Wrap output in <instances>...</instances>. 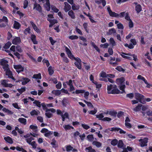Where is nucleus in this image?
Masks as SVG:
<instances>
[{
  "instance_id": "obj_1",
  "label": "nucleus",
  "mask_w": 152,
  "mask_h": 152,
  "mask_svg": "<svg viewBox=\"0 0 152 152\" xmlns=\"http://www.w3.org/2000/svg\"><path fill=\"white\" fill-rule=\"evenodd\" d=\"M130 99H132L133 97H134L136 100L132 101V104H134L137 103L138 102H139L142 104H144L145 103V101L149 102L151 100V99L149 98H148L146 99L144 98L143 96H127Z\"/></svg>"
},
{
  "instance_id": "obj_2",
  "label": "nucleus",
  "mask_w": 152,
  "mask_h": 152,
  "mask_svg": "<svg viewBox=\"0 0 152 152\" xmlns=\"http://www.w3.org/2000/svg\"><path fill=\"white\" fill-rule=\"evenodd\" d=\"M107 90L108 94H120V91L117 88L115 85L110 84L107 86Z\"/></svg>"
},
{
  "instance_id": "obj_3",
  "label": "nucleus",
  "mask_w": 152,
  "mask_h": 152,
  "mask_svg": "<svg viewBox=\"0 0 152 152\" xmlns=\"http://www.w3.org/2000/svg\"><path fill=\"white\" fill-rule=\"evenodd\" d=\"M38 1L40 4H45L44 5L47 11L50 10V7L49 0H38Z\"/></svg>"
},
{
  "instance_id": "obj_4",
  "label": "nucleus",
  "mask_w": 152,
  "mask_h": 152,
  "mask_svg": "<svg viewBox=\"0 0 152 152\" xmlns=\"http://www.w3.org/2000/svg\"><path fill=\"white\" fill-rule=\"evenodd\" d=\"M8 19L7 17L4 16L0 19V27H5L8 25Z\"/></svg>"
},
{
  "instance_id": "obj_5",
  "label": "nucleus",
  "mask_w": 152,
  "mask_h": 152,
  "mask_svg": "<svg viewBox=\"0 0 152 152\" xmlns=\"http://www.w3.org/2000/svg\"><path fill=\"white\" fill-rule=\"evenodd\" d=\"M148 139L147 138H145L144 139H141L139 140L138 141L140 142V144L141 147H144L147 145V143Z\"/></svg>"
},
{
  "instance_id": "obj_6",
  "label": "nucleus",
  "mask_w": 152,
  "mask_h": 152,
  "mask_svg": "<svg viewBox=\"0 0 152 152\" xmlns=\"http://www.w3.org/2000/svg\"><path fill=\"white\" fill-rule=\"evenodd\" d=\"M54 113L56 112V110L53 108H50L46 109L45 115L48 118L51 117L52 116V113L50 112Z\"/></svg>"
},
{
  "instance_id": "obj_7",
  "label": "nucleus",
  "mask_w": 152,
  "mask_h": 152,
  "mask_svg": "<svg viewBox=\"0 0 152 152\" xmlns=\"http://www.w3.org/2000/svg\"><path fill=\"white\" fill-rule=\"evenodd\" d=\"M34 10H35L39 12H42V7L40 5L35 2L34 4V7L33 8Z\"/></svg>"
},
{
  "instance_id": "obj_8",
  "label": "nucleus",
  "mask_w": 152,
  "mask_h": 152,
  "mask_svg": "<svg viewBox=\"0 0 152 152\" xmlns=\"http://www.w3.org/2000/svg\"><path fill=\"white\" fill-rule=\"evenodd\" d=\"M74 59L76 61L75 64L79 69H80L81 68V60L78 58H74Z\"/></svg>"
},
{
  "instance_id": "obj_9",
  "label": "nucleus",
  "mask_w": 152,
  "mask_h": 152,
  "mask_svg": "<svg viewBox=\"0 0 152 152\" xmlns=\"http://www.w3.org/2000/svg\"><path fill=\"white\" fill-rule=\"evenodd\" d=\"M14 68L18 73L23 70V68L20 65H14Z\"/></svg>"
},
{
  "instance_id": "obj_10",
  "label": "nucleus",
  "mask_w": 152,
  "mask_h": 152,
  "mask_svg": "<svg viewBox=\"0 0 152 152\" xmlns=\"http://www.w3.org/2000/svg\"><path fill=\"white\" fill-rule=\"evenodd\" d=\"M111 131L115 132H119L120 134H125L126 132L121 129L117 127L112 128Z\"/></svg>"
},
{
  "instance_id": "obj_11",
  "label": "nucleus",
  "mask_w": 152,
  "mask_h": 152,
  "mask_svg": "<svg viewBox=\"0 0 152 152\" xmlns=\"http://www.w3.org/2000/svg\"><path fill=\"white\" fill-rule=\"evenodd\" d=\"M8 82V80H2L1 84L4 86L5 87H12V85L11 84H8L7 83Z\"/></svg>"
},
{
  "instance_id": "obj_12",
  "label": "nucleus",
  "mask_w": 152,
  "mask_h": 152,
  "mask_svg": "<svg viewBox=\"0 0 152 152\" xmlns=\"http://www.w3.org/2000/svg\"><path fill=\"white\" fill-rule=\"evenodd\" d=\"M64 10L66 12H67L71 10V6L66 2H64Z\"/></svg>"
},
{
  "instance_id": "obj_13",
  "label": "nucleus",
  "mask_w": 152,
  "mask_h": 152,
  "mask_svg": "<svg viewBox=\"0 0 152 152\" xmlns=\"http://www.w3.org/2000/svg\"><path fill=\"white\" fill-rule=\"evenodd\" d=\"M21 40L20 37H15L13 39L12 43L13 44L17 45L20 42Z\"/></svg>"
},
{
  "instance_id": "obj_14",
  "label": "nucleus",
  "mask_w": 152,
  "mask_h": 152,
  "mask_svg": "<svg viewBox=\"0 0 152 152\" xmlns=\"http://www.w3.org/2000/svg\"><path fill=\"white\" fill-rule=\"evenodd\" d=\"M30 23L32 26L34 30L37 33H40V31L39 29L37 27L36 25L33 22L31 21L30 22Z\"/></svg>"
},
{
  "instance_id": "obj_15",
  "label": "nucleus",
  "mask_w": 152,
  "mask_h": 152,
  "mask_svg": "<svg viewBox=\"0 0 152 152\" xmlns=\"http://www.w3.org/2000/svg\"><path fill=\"white\" fill-rule=\"evenodd\" d=\"M125 81V79L124 77H121L120 78H118L116 80V82L118 85L121 84Z\"/></svg>"
},
{
  "instance_id": "obj_16",
  "label": "nucleus",
  "mask_w": 152,
  "mask_h": 152,
  "mask_svg": "<svg viewBox=\"0 0 152 152\" xmlns=\"http://www.w3.org/2000/svg\"><path fill=\"white\" fill-rule=\"evenodd\" d=\"M42 106L43 107V109H46L47 107H53L52 104H45L44 103H42Z\"/></svg>"
},
{
  "instance_id": "obj_17",
  "label": "nucleus",
  "mask_w": 152,
  "mask_h": 152,
  "mask_svg": "<svg viewBox=\"0 0 152 152\" xmlns=\"http://www.w3.org/2000/svg\"><path fill=\"white\" fill-rule=\"evenodd\" d=\"M107 10L109 14L112 17L116 16L118 15L116 13L113 12L111 10L110 7L109 6L107 7Z\"/></svg>"
},
{
  "instance_id": "obj_18",
  "label": "nucleus",
  "mask_w": 152,
  "mask_h": 152,
  "mask_svg": "<svg viewBox=\"0 0 152 152\" xmlns=\"http://www.w3.org/2000/svg\"><path fill=\"white\" fill-rule=\"evenodd\" d=\"M66 50L69 57L71 59H74L75 57L72 54L70 50L68 48H66Z\"/></svg>"
},
{
  "instance_id": "obj_19",
  "label": "nucleus",
  "mask_w": 152,
  "mask_h": 152,
  "mask_svg": "<svg viewBox=\"0 0 152 152\" xmlns=\"http://www.w3.org/2000/svg\"><path fill=\"white\" fill-rule=\"evenodd\" d=\"M40 113L39 111L37 110H33L30 112L31 116L37 115Z\"/></svg>"
},
{
  "instance_id": "obj_20",
  "label": "nucleus",
  "mask_w": 152,
  "mask_h": 152,
  "mask_svg": "<svg viewBox=\"0 0 152 152\" xmlns=\"http://www.w3.org/2000/svg\"><path fill=\"white\" fill-rule=\"evenodd\" d=\"M119 88L121 91H120V94H126L125 92L124 91V89L125 88V85H122L120 86Z\"/></svg>"
},
{
  "instance_id": "obj_21",
  "label": "nucleus",
  "mask_w": 152,
  "mask_h": 152,
  "mask_svg": "<svg viewBox=\"0 0 152 152\" xmlns=\"http://www.w3.org/2000/svg\"><path fill=\"white\" fill-rule=\"evenodd\" d=\"M142 104H139L136 106L135 108L132 109L135 112H138L141 110V109Z\"/></svg>"
},
{
  "instance_id": "obj_22",
  "label": "nucleus",
  "mask_w": 152,
  "mask_h": 152,
  "mask_svg": "<svg viewBox=\"0 0 152 152\" xmlns=\"http://www.w3.org/2000/svg\"><path fill=\"white\" fill-rule=\"evenodd\" d=\"M6 75L8 76V77L12 79H14V78L12 75V72L10 70V69L6 71Z\"/></svg>"
},
{
  "instance_id": "obj_23",
  "label": "nucleus",
  "mask_w": 152,
  "mask_h": 152,
  "mask_svg": "<svg viewBox=\"0 0 152 152\" xmlns=\"http://www.w3.org/2000/svg\"><path fill=\"white\" fill-rule=\"evenodd\" d=\"M36 37L35 35L34 34L31 35V38L34 44H37V42L36 41Z\"/></svg>"
},
{
  "instance_id": "obj_24",
  "label": "nucleus",
  "mask_w": 152,
  "mask_h": 152,
  "mask_svg": "<svg viewBox=\"0 0 152 152\" xmlns=\"http://www.w3.org/2000/svg\"><path fill=\"white\" fill-rule=\"evenodd\" d=\"M4 139L6 141L10 144H12L13 142L12 139L10 137H4Z\"/></svg>"
},
{
  "instance_id": "obj_25",
  "label": "nucleus",
  "mask_w": 152,
  "mask_h": 152,
  "mask_svg": "<svg viewBox=\"0 0 152 152\" xmlns=\"http://www.w3.org/2000/svg\"><path fill=\"white\" fill-rule=\"evenodd\" d=\"M68 14L71 18L73 19H75V13L72 10H71L69 11L68 12Z\"/></svg>"
},
{
  "instance_id": "obj_26",
  "label": "nucleus",
  "mask_w": 152,
  "mask_h": 152,
  "mask_svg": "<svg viewBox=\"0 0 152 152\" xmlns=\"http://www.w3.org/2000/svg\"><path fill=\"white\" fill-rule=\"evenodd\" d=\"M18 121L23 125L26 124V120L25 118H19L18 119Z\"/></svg>"
},
{
  "instance_id": "obj_27",
  "label": "nucleus",
  "mask_w": 152,
  "mask_h": 152,
  "mask_svg": "<svg viewBox=\"0 0 152 152\" xmlns=\"http://www.w3.org/2000/svg\"><path fill=\"white\" fill-rule=\"evenodd\" d=\"M116 32V31L115 29L114 28H112L109 30L107 33V34L108 35H111Z\"/></svg>"
},
{
  "instance_id": "obj_28",
  "label": "nucleus",
  "mask_w": 152,
  "mask_h": 152,
  "mask_svg": "<svg viewBox=\"0 0 152 152\" xmlns=\"http://www.w3.org/2000/svg\"><path fill=\"white\" fill-rule=\"evenodd\" d=\"M135 9L137 13H139L142 10L141 5L140 4H137L135 6Z\"/></svg>"
},
{
  "instance_id": "obj_29",
  "label": "nucleus",
  "mask_w": 152,
  "mask_h": 152,
  "mask_svg": "<svg viewBox=\"0 0 152 152\" xmlns=\"http://www.w3.org/2000/svg\"><path fill=\"white\" fill-rule=\"evenodd\" d=\"M20 26V24L18 22L15 21L14 24V28L16 29H19Z\"/></svg>"
},
{
  "instance_id": "obj_30",
  "label": "nucleus",
  "mask_w": 152,
  "mask_h": 152,
  "mask_svg": "<svg viewBox=\"0 0 152 152\" xmlns=\"http://www.w3.org/2000/svg\"><path fill=\"white\" fill-rule=\"evenodd\" d=\"M69 115L67 113H65L64 114H62L61 115V117L62 118V121H64L66 118H68Z\"/></svg>"
},
{
  "instance_id": "obj_31",
  "label": "nucleus",
  "mask_w": 152,
  "mask_h": 152,
  "mask_svg": "<svg viewBox=\"0 0 152 152\" xmlns=\"http://www.w3.org/2000/svg\"><path fill=\"white\" fill-rule=\"evenodd\" d=\"M63 127L66 130H69L71 129H74V128L72 126H70L69 125H64L63 126Z\"/></svg>"
},
{
  "instance_id": "obj_32",
  "label": "nucleus",
  "mask_w": 152,
  "mask_h": 152,
  "mask_svg": "<svg viewBox=\"0 0 152 152\" xmlns=\"http://www.w3.org/2000/svg\"><path fill=\"white\" fill-rule=\"evenodd\" d=\"M106 114H109L110 115L113 116V117H115L116 116L117 113L115 111H110L109 112H107L106 113Z\"/></svg>"
},
{
  "instance_id": "obj_33",
  "label": "nucleus",
  "mask_w": 152,
  "mask_h": 152,
  "mask_svg": "<svg viewBox=\"0 0 152 152\" xmlns=\"http://www.w3.org/2000/svg\"><path fill=\"white\" fill-rule=\"evenodd\" d=\"M86 151L87 152H96L91 147H89L86 148Z\"/></svg>"
},
{
  "instance_id": "obj_34",
  "label": "nucleus",
  "mask_w": 152,
  "mask_h": 152,
  "mask_svg": "<svg viewBox=\"0 0 152 152\" xmlns=\"http://www.w3.org/2000/svg\"><path fill=\"white\" fill-rule=\"evenodd\" d=\"M52 93L55 95H60L61 94V91L59 90H54L52 91Z\"/></svg>"
},
{
  "instance_id": "obj_35",
  "label": "nucleus",
  "mask_w": 152,
  "mask_h": 152,
  "mask_svg": "<svg viewBox=\"0 0 152 152\" xmlns=\"http://www.w3.org/2000/svg\"><path fill=\"white\" fill-rule=\"evenodd\" d=\"M126 13L125 12H123L121 13L120 14L117 13L118 15L116 16H114L115 17L118 18H122L125 15H126Z\"/></svg>"
},
{
  "instance_id": "obj_36",
  "label": "nucleus",
  "mask_w": 152,
  "mask_h": 152,
  "mask_svg": "<svg viewBox=\"0 0 152 152\" xmlns=\"http://www.w3.org/2000/svg\"><path fill=\"white\" fill-rule=\"evenodd\" d=\"M8 63V62L7 61L3 59L1 60L0 62L1 65L2 66L7 64Z\"/></svg>"
},
{
  "instance_id": "obj_37",
  "label": "nucleus",
  "mask_w": 152,
  "mask_h": 152,
  "mask_svg": "<svg viewBox=\"0 0 152 152\" xmlns=\"http://www.w3.org/2000/svg\"><path fill=\"white\" fill-rule=\"evenodd\" d=\"M10 6L13 7L14 9H15L16 10H19V8L17 7L15 4L13 2H10Z\"/></svg>"
},
{
  "instance_id": "obj_38",
  "label": "nucleus",
  "mask_w": 152,
  "mask_h": 152,
  "mask_svg": "<svg viewBox=\"0 0 152 152\" xmlns=\"http://www.w3.org/2000/svg\"><path fill=\"white\" fill-rule=\"evenodd\" d=\"M30 80L28 78H24L22 82V84L23 85H25Z\"/></svg>"
},
{
  "instance_id": "obj_39",
  "label": "nucleus",
  "mask_w": 152,
  "mask_h": 152,
  "mask_svg": "<svg viewBox=\"0 0 152 152\" xmlns=\"http://www.w3.org/2000/svg\"><path fill=\"white\" fill-rule=\"evenodd\" d=\"M48 71L49 72V74L50 75H51L53 74L54 72L52 67L51 66H50L48 68Z\"/></svg>"
},
{
  "instance_id": "obj_40",
  "label": "nucleus",
  "mask_w": 152,
  "mask_h": 152,
  "mask_svg": "<svg viewBox=\"0 0 152 152\" xmlns=\"http://www.w3.org/2000/svg\"><path fill=\"white\" fill-rule=\"evenodd\" d=\"M110 42L113 46L116 45V43L113 38H110Z\"/></svg>"
},
{
  "instance_id": "obj_41",
  "label": "nucleus",
  "mask_w": 152,
  "mask_h": 152,
  "mask_svg": "<svg viewBox=\"0 0 152 152\" xmlns=\"http://www.w3.org/2000/svg\"><path fill=\"white\" fill-rule=\"evenodd\" d=\"M11 44H12L11 42H8L5 44V45L4 47V48L5 49L9 48Z\"/></svg>"
},
{
  "instance_id": "obj_42",
  "label": "nucleus",
  "mask_w": 152,
  "mask_h": 152,
  "mask_svg": "<svg viewBox=\"0 0 152 152\" xmlns=\"http://www.w3.org/2000/svg\"><path fill=\"white\" fill-rule=\"evenodd\" d=\"M93 144L98 147H100L101 145L100 142L96 141H94L93 142Z\"/></svg>"
},
{
  "instance_id": "obj_43",
  "label": "nucleus",
  "mask_w": 152,
  "mask_h": 152,
  "mask_svg": "<svg viewBox=\"0 0 152 152\" xmlns=\"http://www.w3.org/2000/svg\"><path fill=\"white\" fill-rule=\"evenodd\" d=\"M137 78L139 79H141L145 83H147V80H145L144 77L141 76V75H139L137 77Z\"/></svg>"
},
{
  "instance_id": "obj_44",
  "label": "nucleus",
  "mask_w": 152,
  "mask_h": 152,
  "mask_svg": "<svg viewBox=\"0 0 152 152\" xmlns=\"http://www.w3.org/2000/svg\"><path fill=\"white\" fill-rule=\"evenodd\" d=\"M123 145L124 144L123 141L121 140H119L118 144V147L120 148H122Z\"/></svg>"
},
{
  "instance_id": "obj_45",
  "label": "nucleus",
  "mask_w": 152,
  "mask_h": 152,
  "mask_svg": "<svg viewBox=\"0 0 152 152\" xmlns=\"http://www.w3.org/2000/svg\"><path fill=\"white\" fill-rule=\"evenodd\" d=\"M34 104H35L37 107H40L42 106V104H40V102L38 101H35L33 102Z\"/></svg>"
},
{
  "instance_id": "obj_46",
  "label": "nucleus",
  "mask_w": 152,
  "mask_h": 152,
  "mask_svg": "<svg viewBox=\"0 0 152 152\" xmlns=\"http://www.w3.org/2000/svg\"><path fill=\"white\" fill-rule=\"evenodd\" d=\"M104 115L103 114L101 113L98 115H96V117L97 118H98L99 120H102L104 118Z\"/></svg>"
},
{
  "instance_id": "obj_47",
  "label": "nucleus",
  "mask_w": 152,
  "mask_h": 152,
  "mask_svg": "<svg viewBox=\"0 0 152 152\" xmlns=\"http://www.w3.org/2000/svg\"><path fill=\"white\" fill-rule=\"evenodd\" d=\"M65 147L66 151H71L72 150L73 147L70 145L66 146Z\"/></svg>"
},
{
  "instance_id": "obj_48",
  "label": "nucleus",
  "mask_w": 152,
  "mask_h": 152,
  "mask_svg": "<svg viewBox=\"0 0 152 152\" xmlns=\"http://www.w3.org/2000/svg\"><path fill=\"white\" fill-rule=\"evenodd\" d=\"M48 20L50 22V23H51L53 25L57 23V20L55 19H48Z\"/></svg>"
},
{
  "instance_id": "obj_49",
  "label": "nucleus",
  "mask_w": 152,
  "mask_h": 152,
  "mask_svg": "<svg viewBox=\"0 0 152 152\" xmlns=\"http://www.w3.org/2000/svg\"><path fill=\"white\" fill-rule=\"evenodd\" d=\"M2 110L3 111L9 114H12V112L11 111H10L7 109H6L5 108H3L2 109Z\"/></svg>"
},
{
  "instance_id": "obj_50",
  "label": "nucleus",
  "mask_w": 152,
  "mask_h": 152,
  "mask_svg": "<svg viewBox=\"0 0 152 152\" xmlns=\"http://www.w3.org/2000/svg\"><path fill=\"white\" fill-rule=\"evenodd\" d=\"M118 143V140L117 139H115L111 141V144L113 146H115Z\"/></svg>"
},
{
  "instance_id": "obj_51",
  "label": "nucleus",
  "mask_w": 152,
  "mask_h": 152,
  "mask_svg": "<svg viewBox=\"0 0 152 152\" xmlns=\"http://www.w3.org/2000/svg\"><path fill=\"white\" fill-rule=\"evenodd\" d=\"M33 77L34 78L38 79H40L41 78V74H40L34 75L33 76Z\"/></svg>"
},
{
  "instance_id": "obj_52",
  "label": "nucleus",
  "mask_w": 152,
  "mask_h": 152,
  "mask_svg": "<svg viewBox=\"0 0 152 152\" xmlns=\"http://www.w3.org/2000/svg\"><path fill=\"white\" fill-rule=\"evenodd\" d=\"M82 126L85 129L87 130L90 128L89 126L85 124H82Z\"/></svg>"
},
{
  "instance_id": "obj_53",
  "label": "nucleus",
  "mask_w": 152,
  "mask_h": 152,
  "mask_svg": "<svg viewBox=\"0 0 152 152\" xmlns=\"http://www.w3.org/2000/svg\"><path fill=\"white\" fill-rule=\"evenodd\" d=\"M72 9L73 10H78L79 8L78 6L75 5V4H72Z\"/></svg>"
},
{
  "instance_id": "obj_54",
  "label": "nucleus",
  "mask_w": 152,
  "mask_h": 152,
  "mask_svg": "<svg viewBox=\"0 0 152 152\" xmlns=\"http://www.w3.org/2000/svg\"><path fill=\"white\" fill-rule=\"evenodd\" d=\"M69 38L73 40L77 39L78 38V37L76 35H72L69 37Z\"/></svg>"
},
{
  "instance_id": "obj_55",
  "label": "nucleus",
  "mask_w": 152,
  "mask_h": 152,
  "mask_svg": "<svg viewBox=\"0 0 152 152\" xmlns=\"http://www.w3.org/2000/svg\"><path fill=\"white\" fill-rule=\"evenodd\" d=\"M127 138L128 139H135L136 138L135 137L133 136L131 134H128L127 136Z\"/></svg>"
},
{
  "instance_id": "obj_56",
  "label": "nucleus",
  "mask_w": 152,
  "mask_h": 152,
  "mask_svg": "<svg viewBox=\"0 0 152 152\" xmlns=\"http://www.w3.org/2000/svg\"><path fill=\"white\" fill-rule=\"evenodd\" d=\"M88 140L89 141H92L93 139V136L92 135H89L87 136Z\"/></svg>"
},
{
  "instance_id": "obj_57",
  "label": "nucleus",
  "mask_w": 152,
  "mask_h": 152,
  "mask_svg": "<svg viewBox=\"0 0 152 152\" xmlns=\"http://www.w3.org/2000/svg\"><path fill=\"white\" fill-rule=\"evenodd\" d=\"M33 140V138L31 137H30L27 138L26 139V140L28 143L30 144L31 142V141Z\"/></svg>"
},
{
  "instance_id": "obj_58",
  "label": "nucleus",
  "mask_w": 152,
  "mask_h": 152,
  "mask_svg": "<svg viewBox=\"0 0 152 152\" xmlns=\"http://www.w3.org/2000/svg\"><path fill=\"white\" fill-rule=\"evenodd\" d=\"M30 128L36 131L37 130V126L36 125H31L30 126Z\"/></svg>"
},
{
  "instance_id": "obj_59",
  "label": "nucleus",
  "mask_w": 152,
  "mask_h": 152,
  "mask_svg": "<svg viewBox=\"0 0 152 152\" xmlns=\"http://www.w3.org/2000/svg\"><path fill=\"white\" fill-rule=\"evenodd\" d=\"M92 45L94 47L95 49L97 51L99 52H100V50L99 48L94 44V43L92 42Z\"/></svg>"
},
{
  "instance_id": "obj_60",
  "label": "nucleus",
  "mask_w": 152,
  "mask_h": 152,
  "mask_svg": "<svg viewBox=\"0 0 152 152\" xmlns=\"http://www.w3.org/2000/svg\"><path fill=\"white\" fill-rule=\"evenodd\" d=\"M97 112V110L96 109H94V110H91L88 112L90 114L94 115Z\"/></svg>"
},
{
  "instance_id": "obj_61",
  "label": "nucleus",
  "mask_w": 152,
  "mask_h": 152,
  "mask_svg": "<svg viewBox=\"0 0 152 152\" xmlns=\"http://www.w3.org/2000/svg\"><path fill=\"white\" fill-rule=\"evenodd\" d=\"M42 62L43 63H45L47 67H48L50 65V63L48 60H46L45 59H43L42 60Z\"/></svg>"
},
{
  "instance_id": "obj_62",
  "label": "nucleus",
  "mask_w": 152,
  "mask_h": 152,
  "mask_svg": "<svg viewBox=\"0 0 152 152\" xmlns=\"http://www.w3.org/2000/svg\"><path fill=\"white\" fill-rule=\"evenodd\" d=\"M88 16L89 17V18L91 22L92 23L96 22V21L92 19V17L91 16L89 13L88 14Z\"/></svg>"
},
{
  "instance_id": "obj_63",
  "label": "nucleus",
  "mask_w": 152,
  "mask_h": 152,
  "mask_svg": "<svg viewBox=\"0 0 152 152\" xmlns=\"http://www.w3.org/2000/svg\"><path fill=\"white\" fill-rule=\"evenodd\" d=\"M56 87L57 89H60L61 87V83L60 82H58V83L56 85Z\"/></svg>"
},
{
  "instance_id": "obj_64",
  "label": "nucleus",
  "mask_w": 152,
  "mask_h": 152,
  "mask_svg": "<svg viewBox=\"0 0 152 152\" xmlns=\"http://www.w3.org/2000/svg\"><path fill=\"white\" fill-rule=\"evenodd\" d=\"M30 29L29 28H27L25 30L24 33L25 34H28L30 33Z\"/></svg>"
}]
</instances>
